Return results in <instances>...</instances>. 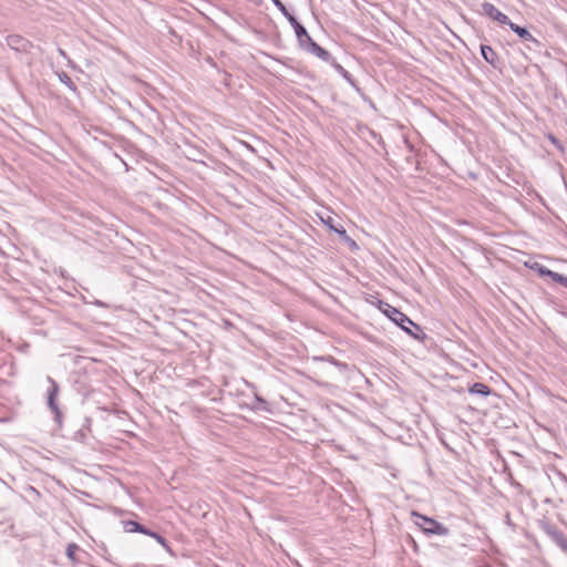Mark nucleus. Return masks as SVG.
Returning <instances> with one entry per match:
<instances>
[{"instance_id":"nucleus-8","label":"nucleus","mask_w":567,"mask_h":567,"mask_svg":"<svg viewBox=\"0 0 567 567\" xmlns=\"http://www.w3.org/2000/svg\"><path fill=\"white\" fill-rule=\"evenodd\" d=\"M305 51H307L310 54L316 55L317 58H319L320 60H322L329 64L334 59L328 50L320 47L316 41H312L308 47H306Z\"/></svg>"},{"instance_id":"nucleus-16","label":"nucleus","mask_w":567,"mask_h":567,"mask_svg":"<svg viewBox=\"0 0 567 567\" xmlns=\"http://www.w3.org/2000/svg\"><path fill=\"white\" fill-rule=\"evenodd\" d=\"M532 268L535 269L540 276H548L551 279H553V276L555 275V271H551V270L547 269L546 267L538 265V264H535V266H533Z\"/></svg>"},{"instance_id":"nucleus-10","label":"nucleus","mask_w":567,"mask_h":567,"mask_svg":"<svg viewBox=\"0 0 567 567\" xmlns=\"http://www.w3.org/2000/svg\"><path fill=\"white\" fill-rule=\"evenodd\" d=\"M295 33L299 43V47L305 50L306 47H308L313 39L309 35L307 29L302 25L296 27Z\"/></svg>"},{"instance_id":"nucleus-20","label":"nucleus","mask_w":567,"mask_h":567,"mask_svg":"<svg viewBox=\"0 0 567 567\" xmlns=\"http://www.w3.org/2000/svg\"><path fill=\"white\" fill-rule=\"evenodd\" d=\"M271 2L279 11H286V6L282 3L281 0H271Z\"/></svg>"},{"instance_id":"nucleus-11","label":"nucleus","mask_w":567,"mask_h":567,"mask_svg":"<svg viewBox=\"0 0 567 567\" xmlns=\"http://www.w3.org/2000/svg\"><path fill=\"white\" fill-rule=\"evenodd\" d=\"M330 65L357 91H359V86L357 84V81L353 79V76L341 65L339 64L336 59L332 60Z\"/></svg>"},{"instance_id":"nucleus-24","label":"nucleus","mask_w":567,"mask_h":567,"mask_svg":"<svg viewBox=\"0 0 567 567\" xmlns=\"http://www.w3.org/2000/svg\"><path fill=\"white\" fill-rule=\"evenodd\" d=\"M245 146H246L248 150H251V151H252L251 145H250L249 143H246V144H245Z\"/></svg>"},{"instance_id":"nucleus-17","label":"nucleus","mask_w":567,"mask_h":567,"mask_svg":"<svg viewBox=\"0 0 567 567\" xmlns=\"http://www.w3.org/2000/svg\"><path fill=\"white\" fill-rule=\"evenodd\" d=\"M553 280L556 281V282H559L564 287H567V277L564 276V275L555 272V275L553 276Z\"/></svg>"},{"instance_id":"nucleus-6","label":"nucleus","mask_w":567,"mask_h":567,"mask_svg":"<svg viewBox=\"0 0 567 567\" xmlns=\"http://www.w3.org/2000/svg\"><path fill=\"white\" fill-rule=\"evenodd\" d=\"M48 381L51 383V388L49 390L48 404L51 411L55 414V420L58 422L61 421V412L55 403V399L59 393V386L52 378H48Z\"/></svg>"},{"instance_id":"nucleus-22","label":"nucleus","mask_w":567,"mask_h":567,"mask_svg":"<svg viewBox=\"0 0 567 567\" xmlns=\"http://www.w3.org/2000/svg\"><path fill=\"white\" fill-rule=\"evenodd\" d=\"M548 138H549V142H553V143H556V142H559L554 135L549 134L548 135Z\"/></svg>"},{"instance_id":"nucleus-7","label":"nucleus","mask_w":567,"mask_h":567,"mask_svg":"<svg viewBox=\"0 0 567 567\" xmlns=\"http://www.w3.org/2000/svg\"><path fill=\"white\" fill-rule=\"evenodd\" d=\"M6 40L7 44L18 52H27L31 47L30 41L19 34L8 35Z\"/></svg>"},{"instance_id":"nucleus-4","label":"nucleus","mask_w":567,"mask_h":567,"mask_svg":"<svg viewBox=\"0 0 567 567\" xmlns=\"http://www.w3.org/2000/svg\"><path fill=\"white\" fill-rule=\"evenodd\" d=\"M483 13L486 14L488 18H491L494 21H497L502 25H508L509 23H513L509 18L499 11L493 3L491 2H484L482 4Z\"/></svg>"},{"instance_id":"nucleus-2","label":"nucleus","mask_w":567,"mask_h":567,"mask_svg":"<svg viewBox=\"0 0 567 567\" xmlns=\"http://www.w3.org/2000/svg\"><path fill=\"white\" fill-rule=\"evenodd\" d=\"M384 313L393 322H395L398 326H400L404 331H406L409 334L416 338V334L413 331H411L408 326H413L417 330H420V328L416 324H414V322L410 318H408L403 312H401L398 309H395L394 307H391L388 305L386 309L384 310Z\"/></svg>"},{"instance_id":"nucleus-25","label":"nucleus","mask_w":567,"mask_h":567,"mask_svg":"<svg viewBox=\"0 0 567 567\" xmlns=\"http://www.w3.org/2000/svg\"><path fill=\"white\" fill-rule=\"evenodd\" d=\"M564 130L567 132V118L565 120V126Z\"/></svg>"},{"instance_id":"nucleus-13","label":"nucleus","mask_w":567,"mask_h":567,"mask_svg":"<svg viewBox=\"0 0 567 567\" xmlns=\"http://www.w3.org/2000/svg\"><path fill=\"white\" fill-rule=\"evenodd\" d=\"M470 392L480 395H488L491 393L489 388L483 383H474L470 388Z\"/></svg>"},{"instance_id":"nucleus-15","label":"nucleus","mask_w":567,"mask_h":567,"mask_svg":"<svg viewBox=\"0 0 567 567\" xmlns=\"http://www.w3.org/2000/svg\"><path fill=\"white\" fill-rule=\"evenodd\" d=\"M284 17L289 21V23L291 24V27L293 28V30L296 29V27H300L302 25L298 20L297 18L291 14L288 9L286 8V11H280Z\"/></svg>"},{"instance_id":"nucleus-12","label":"nucleus","mask_w":567,"mask_h":567,"mask_svg":"<svg viewBox=\"0 0 567 567\" xmlns=\"http://www.w3.org/2000/svg\"><path fill=\"white\" fill-rule=\"evenodd\" d=\"M59 80L72 92L78 93V87L66 72H60L58 74Z\"/></svg>"},{"instance_id":"nucleus-19","label":"nucleus","mask_w":567,"mask_h":567,"mask_svg":"<svg viewBox=\"0 0 567 567\" xmlns=\"http://www.w3.org/2000/svg\"><path fill=\"white\" fill-rule=\"evenodd\" d=\"M150 536H151V537H153V538H155V539H156V542H158L161 545H163V546H165V547H166V540H165L161 535H158V534H156V533L151 532V533H150Z\"/></svg>"},{"instance_id":"nucleus-21","label":"nucleus","mask_w":567,"mask_h":567,"mask_svg":"<svg viewBox=\"0 0 567 567\" xmlns=\"http://www.w3.org/2000/svg\"><path fill=\"white\" fill-rule=\"evenodd\" d=\"M167 29H168V33L172 37H175V38H177L181 41V37L177 35L176 31L172 27H167Z\"/></svg>"},{"instance_id":"nucleus-5","label":"nucleus","mask_w":567,"mask_h":567,"mask_svg":"<svg viewBox=\"0 0 567 567\" xmlns=\"http://www.w3.org/2000/svg\"><path fill=\"white\" fill-rule=\"evenodd\" d=\"M321 221L328 226L331 230L338 233L344 240H350V237L347 235L346 229L336 223V218L330 215L328 212H322L319 214Z\"/></svg>"},{"instance_id":"nucleus-14","label":"nucleus","mask_w":567,"mask_h":567,"mask_svg":"<svg viewBox=\"0 0 567 567\" xmlns=\"http://www.w3.org/2000/svg\"><path fill=\"white\" fill-rule=\"evenodd\" d=\"M126 530L131 533L138 532L148 536L151 533L148 529L144 528L142 525L133 520L126 523Z\"/></svg>"},{"instance_id":"nucleus-23","label":"nucleus","mask_w":567,"mask_h":567,"mask_svg":"<svg viewBox=\"0 0 567 567\" xmlns=\"http://www.w3.org/2000/svg\"><path fill=\"white\" fill-rule=\"evenodd\" d=\"M346 241L349 244V246H351V247H357L355 241H354V240H352L351 238H350V240H346Z\"/></svg>"},{"instance_id":"nucleus-18","label":"nucleus","mask_w":567,"mask_h":567,"mask_svg":"<svg viewBox=\"0 0 567 567\" xmlns=\"http://www.w3.org/2000/svg\"><path fill=\"white\" fill-rule=\"evenodd\" d=\"M79 549V547L75 544H70L66 548V555L71 560H74L75 551Z\"/></svg>"},{"instance_id":"nucleus-9","label":"nucleus","mask_w":567,"mask_h":567,"mask_svg":"<svg viewBox=\"0 0 567 567\" xmlns=\"http://www.w3.org/2000/svg\"><path fill=\"white\" fill-rule=\"evenodd\" d=\"M482 58L494 69L501 68V60L494 49L487 44L481 45Z\"/></svg>"},{"instance_id":"nucleus-1","label":"nucleus","mask_w":567,"mask_h":567,"mask_svg":"<svg viewBox=\"0 0 567 567\" xmlns=\"http://www.w3.org/2000/svg\"><path fill=\"white\" fill-rule=\"evenodd\" d=\"M412 517L414 518L415 525L419 526L426 534L442 536L449 534V529L433 518L423 516L416 512L412 513Z\"/></svg>"},{"instance_id":"nucleus-3","label":"nucleus","mask_w":567,"mask_h":567,"mask_svg":"<svg viewBox=\"0 0 567 567\" xmlns=\"http://www.w3.org/2000/svg\"><path fill=\"white\" fill-rule=\"evenodd\" d=\"M511 30L518 35L519 39L527 42L526 48L533 51H539L542 43L525 27L516 23H509Z\"/></svg>"}]
</instances>
